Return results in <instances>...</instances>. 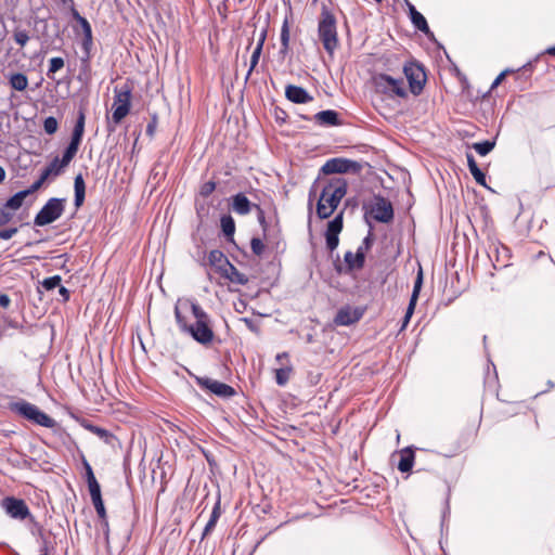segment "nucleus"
I'll return each instance as SVG.
<instances>
[{
    "mask_svg": "<svg viewBox=\"0 0 555 555\" xmlns=\"http://www.w3.org/2000/svg\"><path fill=\"white\" fill-rule=\"evenodd\" d=\"M410 319L411 318H408V314L405 313L404 318H403V322H402V326H401V330H404L406 327V325L409 324L410 322Z\"/></svg>",
    "mask_w": 555,
    "mask_h": 555,
    "instance_id": "obj_61",
    "label": "nucleus"
},
{
    "mask_svg": "<svg viewBox=\"0 0 555 555\" xmlns=\"http://www.w3.org/2000/svg\"><path fill=\"white\" fill-rule=\"evenodd\" d=\"M343 215L344 212H339L333 220L327 223V228L325 231V241L326 247L330 251H333L337 248L339 244V233L343 230Z\"/></svg>",
    "mask_w": 555,
    "mask_h": 555,
    "instance_id": "obj_14",
    "label": "nucleus"
},
{
    "mask_svg": "<svg viewBox=\"0 0 555 555\" xmlns=\"http://www.w3.org/2000/svg\"><path fill=\"white\" fill-rule=\"evenodd\" d=\"M361 318L362 312L359 309H352L346 306L337 311L334 318V324L337 326H348L358 322Z\"/></svg>",
    "mask_w": 555,
    "mask_h": 555,
    "instance_id": "obj_15",
    "label": "nucleus"
},
{
    "mask_svg": "<svg viewBox=\"0 0 555 555\" xmlns=\"http://www.w3.org/2000/svg\"><path fill=\"white\" fill-rule=\"evenodd\" d=\"M64 67V60L62 57H52L48 69V76L54 74Z\"/></svg>",
    "mask_w": 555,
    "mask_h": 555,
    "instance_id": "obj_43",
    "label": "nucleus"
},
{
    "mask_svg": "<svg viewBox=\"0 0 555 555\" xmlns=\"http://www.w3.org/2000/svg\"><path fill=\"white\" fill-rule=\"evenodd\" d=\"M359 168H360V165L354 160L336 157V158L328 159L322 166V171L325 175L346 173L349 171H357Z\"/></svg>",
    "mask_w": 555,
    "mask_h": 555,
    "instance_id": "obj_13",
    "label": "nucleus"
},
{
    "mask_svg": "<svg viewBox=\"0 0 555 555\" xmlns=\"http://www.w3.org/2000/svg\"><path fill=\"white\" fill-rule=\"evenodd\" d=\"M347 193V182L337 178L331 180L322 190L318 204L317 215L320 219L328 218L337 208Z\"/></svg>",
    "mask_w": 555,
    "mask_h": 555,
    "instance_id": "obj_2",
    "label": "nucleus"
},
{
    "mask_svg": "<svg viewBox=\"0 0 555 555\" xmlns=\"http://www.w3.org/2000/svg\"><path fill=\"white\" fill-rule=\"evenodd\" d=\"M374 242V236L372 231H369L367 235L363 238L361 245L357 248L358 260L361 262L362 259L365 260L366 251L372 247Z\"/></svg>",
    "mask_w": 555,
    "mask_h": 555,
    "instance_id": "obj_34",
    "label": "nucleus"
},
{
    "mask_svg": "<svg viewBox=\"0 0 555 555\" xmlns=\"http://www.w3.org/2000/svg\"><path fill=\"white\" fill-rule=\"evenodd\" d=\"M250 247H251L253 253L256 256H261L263 254V251H264V248H266L262 240L259 238V237H253L251 238Z\"/></svg>",
    "mask_w": 555,
    "mask_h": 555,
    "instance_id": "obj_42",
    "label": "nucleus"
},
{
    "mask_svg": "<svg viewBox=\"0 0 555 555\" xmlns=\"http://www.w3.org/2000/svg\"><path fill=\"white\" fill-rule=\"evenodd\" d=\"M155 127H156V122H155V120H153L152 122H150L146 126V133L152 137L154 134Z\"/></svg>",
    "mask_w": 555,
    "mask_h": 555,
    "instance_id": "obj_59",
    "label": "nucleus"
},
{
    "mask_svg": "<svg viewBox=\"0 0 555 555\" xmlns=\"http://www.w3.org/2000/svg\"><path fill=\"white\" fill-rule=\"evenodd\" d=\"M263 42H264V35L261 36V38L259 39L257 46L255 47L253 53H251V56H250V66H249V69L247 72V75H246V80L249 78V76L251 75L253 70L255 69V67L257 66L258 62H259V59H260V55H261V51H262V47H263Z\"/></svg>",
    "mask_w": 555,
    "mask_h": 555,
    "instance_id": "obj_32",
    "label": "nucleus"
},
{
    "mask_svg": "<svg viewBox=\"0 0 555 555\" xmlns=\"http://www.w3.org/2000/svg\"><path fill=\"white\" fill-rule=\"evenodd\" d=\"M13 216L14 214L0 207V227L9 223L13 219Z\"/></svg>",
    "mask_w": 555,
    "mask_h": 555,
    "instance_id": "obj_50",
    "label": "nucleus"
},
{
    "mask_svg": "<svg viewBox=\"0 0 555 555\" xmlns=\"http://www.w3.org/2000/svg\"><path fill=\"white\" fill-rule=\"evenodd\" d=\"M5 179V170L2 166H0V183Z\"/></svg>",
    "mask_w": 555,
    "mask_h": 555,
    "instance_id": "obj_63",
    "label": "nucleus"
},
{
    "mask_svg": "<svg viewBox=\"0 0 555 555\" xmlns=\"http://www.w3.org/2000/svg\"><path fill=\"white\" fill-rule=\"evenodd\" d=\"M92 503L94 505V508L96 511V514H98L102 525L105 528H107L108 527L107 515H106V509H105L102 498L98 499V500H93Z\"/></svg>",
    "mask_w": 555,
    "mask_h": 555,
    "instance_id": "obj_37",
    "label": "nucleus"
},
{
    "mask_svg": "<svg viewBox=\"0 0 555 555\" xmlns=\"http://www.w3.org/2000/svg\"><path fill=\"white\" fill-rule=\"evenodd\" d=\"M1 507L14 519L24 520L30 517V511L24 500L7 496L1 501Z\"/></svg>",
    "mask_w": 555,
    "mask_h": 555,
    "instance_id": "obj_12",
    "label": "nucleus"
},
{
    "mask_svg": "<svg viewBox=\"0 0 555 555\" xmlns=\"http://www.w3.org/2000/svg\"><path fill=\"white\" fill-rule=\"evenodd\" d=\"M175 318L180 331L189 334L198 344L208 346L214 341L211 319L198 302H178L175 306Z\"/></svg>",
    "mask_w": 555,
    "mask_h": 555,
    "instance_id": "obj_1",
    "label": "nucleus"
},
{
    "mask_svg": "<svg viewBox=\"0 0 555 555\" xmlns=\"http://www.w3.org/2000/svg\"><path fill=\"white\" fill-rule=\"evenodd\" d=\"M208 261L209 264L214 267L220 274L225 273L227 268L231 263L225 255L219 249H214L209 253Z\"/></svg>",
    "mask_w": 555,
    "mask_h": 555,
    "instance_id": "obj_18",
    "label": "nucleus"
},
{
    "mask_svg": "<svg viewBox=\"0 0 555 555\" xmlns=\"http://www.w3.org/2000/svg\"><path fill=\"white\" fill-rule=\"evenodd\" d=\"M281 44H282L284 50L288 49V44H289V28H288L287 21H285L283 23V26H282V29H281Z\"/></svg>",
    "mask_w": 555,
    "mask_h": 555,
    "instance_id": "obj_44",
    "label": "nucleus"
},
{
    "mask_svg": "<svg viewBox=\"0 0 555 555\" xmlns=\"http://www.w3.org/2000/svg\"><path fill=\"white\" fill-rule=\"evenodd\" d=\"M285 96L288 101L296 104H305L311 102L313 98L309 94V92L299 86L296 85H287L285 88Z\"/></svg>",
    "mask_w": 555,
    "mask_h": 555,
    "instance_id": "obj_16",
    "label": "nucleus"
},
{
    "mask_svg": "<svg viewBox=\"0 0 555 555\" xmlns=\"http://www.w3.org/2000/svg\"><path fill=\"white\" fill-rule=\"evenodd\" d=\"M195 382L202 389H207L220 398L228 399L235 395V389L232 386L210 377L196 376Z\"/></svg>",
    "mask_w": 555,
    "mask_h": 555,
    "instance_id": "obj_11",
    "label": "nucleus"
},
{
    "mask_svg": "<svg viewBox=\"0 0 555 555\" xmlns=\"http://www.w3.org/2000/svg\"><path fill=\"white\" fill-rule=\"evenodd\" d=\"M416 301H417V299L410 298V302H409V306L405 311V313L408 314V318L412 317L415 306H416Z\"/></svg>",
    "mask_w": 555,
    "mask_h": 555,
    "instance_id": "obj_55",
    "label": "nucleus"
},
{
    "mask_svg": "<svg viewBox=\"0 0 555 555\" xmlns=\"http://www.w3.org/2000/svg\"><path fill=\"white\" fill-rule=\"evenodd\" d=\"M414 451L411 447H406L400 451V460L398 463V469L401 473H409L411 472L413 464H414Z\"/></svg>",
    "mask_w": 555,
    "mask_h": 555,
    "instance_id": "obj_22",
    "label": "nucleus"
},
{
    "mask_svg": "<svg viewBox=\"0 0 555 555\" xmlns=\"http://www.w3.org/2000/svg\"><path fill=\"white\" fill-rule=\"evenodd\" d=\"M240 321L243 322L250 332L255 333L256 335L260 334L259 322L250 318H241Z\"/></svg>",
    "mask_w": 555,
    "mask_h": 555,
    "instance_id": "obj_45",
    "label": "nucleus"
},
{
    "mask_svg": "<svg viewBox=\"0 0 555 555\" xmlns=\"http://www.w3.org/2000/svg\"><path fill=\"white\" fill-rule=\"evenodd\" d=\"M74 157L75 156H70L66 160L64 152L61 159L59 157L53 158V160L46 168L50 170L53 176H59L62 170L69 165Z\"/></svg>",
    "mask_w": 555,
    "mask_h": 555,
    "instance_id": "obj_28",
    "label": "nucleus"
},
{
    "mask_svg": "<svg viewBox=\"0 0 555 555\" xmlns=\"http://www.w3.org/2000/svg\"><path fill=\"white\" fill-rule=\"evenodd\" d=\"M65 198L52 197L43 205L34 219L35 225L43 227L57 220L65 210Z\"/></svg>",
    "mask_w": 555,
    "mask_h": 555,
    "instance_id": "obj_7",
    "label": "nucleus"
},
{
    "mask_svg": "<svg viewBox=\"0 0 555 555\" xmlns=\"http://www.w3.org/2000/svg\"><path fill=\"white\" fill-rule=\"evenodd\" d=\"M17 233V228H8L0 230V240H10Z\"/></svg>",
    "mask_w": 555,
    "mask_h": 555,
    "instance_id": "obj_51",
    "label": "nucleus"
},
{
    "mask_svg": "<svg viewBox=\"0 0 555 555\" xmlns=\"http://www.w3.org/2000/svg\"><path fill=\"white\" fill-rule=\"evenodd\" d=\"M85 124H86V113L83 108H80L77 114V119L72 132L70 142L68 146L65 149V159L67 160L70 156H76L80 143L82 141V137L85 133Z\"/></svg>",
    "mask_w": 555,
    "mask_h": 555,
    "instance_id": "obj_9",
    "label": "nucleus"
},
{
    "mask_svg": "<svg viewBox=\"0 0 555 555\" xmlns=\"http://www.w3.org/2000/svg\"><path fill=\"white\" fill-rule=\"evenodd\" d=\"M369 215L375 221L388 223L393 219L391 203L383 196H376L371 205Z\"/></svg>",
    "mask_w": 555,
    "mask_h": 555,
    "instance_id": "obj_10",
    "label": "nucleus"
},
{
    "mask_svg": "<svg viewBox=\"0 0 555 555\" xmlns=\"http://www.w3.org/2000/svg\"><path fill=\"white\" fill-rule=\"evenodd\" d=\"M83 427L87 430H89L90 433L98 436L101 440H103L108 446L113 447L115 441L117 440L115 435L105 428H102V427H99V426H95V425L89 424V423L85 424Z\"/></svg>",
    "mask_w": 555,
    "mask_h": 555,
    "instance_id": "obj_23",
    "label": "nucleus"
},
{
    "mask_svg": "<svg viewBox=\"0 0 555 555\" xmlns=\"http://www.w3.org/2000/svg\"><path fill=\"white\" fill-rule=\"evenodd\" d=\"M74 190H75V206L79 208L83 202L86 196V184L82 178V175L79 173L75 177L74 180Z\"/></svg>",
    "mask_w": 555,
    "mask_h": 555,
    "instance_id": "obj_24",
    "label": "nucleus"
},
{
    "mask_svg": "<svg viewBox=\"0 0 555 555\" xmlns=\"http://www.w3.org/2000/svg\"><path fill=\"white\" fill-rule=\"evenodd\" d=\"M10 86L17 91H24L28 86L27 76L22 73H16L10 77Z\"/></svg>",
    "mask_w": 555,
    "mask_h": 555,
    "instance_id": "obj_33",
    "label": "nucleus"
},
{
    "mask_svg": "<svg viewBox=\"0 0 555 555\" xmlns=\"http://www.w3.org/2000/svg\"><path fill=\"white\" fill-rule=\"evenodd\" d=\"M466 158H467V165H468V169L472 173V176L474 177L475 181L482 185V186H486V175L480 170V168L478 167L474 156L472 154H467L466 155Z\"/></svg>",
    "mask_w": 555,
    "mask_h": 555,
    "instance_id": "obj_27",
    "label": "nucleus"
},
{
    "mask_svg": "<svg viewBox=\"0 0 555 555\" xmlns=\"http://www.w3.org/2000/svg\"><path fill=\"white\" fill-rule=\"evenodd\" d=\"M544 53L548 54V55H552V56H555V46L547 48Z\"/></svg>",
    "mask_w": 555,
    "mask_h": 555,
    "instance_id": "obj_60",
    "label": "nucleus"
},
{
    "mask_svg": "<svg viewBox=\"0 0 555 555\" xmlns=\"http://www.w3.org/2000/svg\"><path fill=\"white\" fill-rule=\"evenodd\" d=\"M495 146V141H482L473 144V149L480 155H488Z\"/></svg>",
    "mask_w": 555,
    "mask_h": 555,
    "instance_id": "obj_35",
    "label": "nucleus"
},
{
    "mask_svg": "<svg viewBox=\"0 0 555 555\" xmlns=\"http://www.w3.org/2000/svg\"><path fill=\"white\" fill-rule=\"evenodd\" d=\"M255 210L257 212L258 222L263 232V237L267 238L268 237V222L266 220L264 211L259 205H255Z\"/></svg>",
    "mask_w": 555,
    "mask_h": 555,
    "instance_id": "obj_39",
    "label": "nucleus"
},
{
    "mask_svg": "<svg viewBox=\"0 0 555 555\" xmlns=\"http://www.w3.org/2000/svg\"><path fill=\"white\" fill-rule=\"evenodd\" d=\"M284 358H288V353L287 352L278 353L275 359H276V361H281Z\"/></svg>",
    "mask_w": 555,
    "mask_h": 555,
    "instance_id": "obj_62",
    "label": "nucleus"
},
{
    "mask_svg": "<svg viewBox=\"0 0 555 555\" xmlns=\"http://www.w3.org/2000/svg\"><path fill=\"white\" fill-rule=\"evenodd\" d=\"M220 515H221L220 500H218L216 502L212 511H211L210 518H209L208 522L206 524V526L204 528V531H203V534H202V539L207 537L212 531V529L215 528V526H216Z\"/></svg>",
    "mask_w": 555,
    "mask_h": 555,
    "instance_id": "obj_30",
    "label": "nucleus"
},
{
    "mask_svg": "<svg viewBox=\"0 0 555 555\" xmlns=\"http://www.w3.org/2000/svg\"><path fill=\"white\" fill-rule=\"evenodd\" d=\"M318 37L322 42L324 50L331 56L339 47V39L337 33V21L335 15L330 11L326 5L322 7L321 14L318 22Z\"/></svg>",
    "mask_w": 555,
    "mask_h": 555,
    "instance_id": "obj_3",
    "label": "nucleus"
},
{
    "mask_svg": "<svg viewBox=\"0 0 555 555\" xmlns=\"http://www.w3.org/2000/svg\"><path fill=\"white\" fill-rule=\"evenodd\" d=\"M422 284H423V272H422V270H420V272L417 274V278H416V280L414 282V287H413V292H412L411 298H413V299H417L418 298V294H420Z\"/></svg>",
    "mask_w": 555,
    "mask_h": 555,
    "instance_id": "obj_48",
    "label": "nucleus"
},
{
    "mask_svg": "<svg viewBox=\"0 0 555 555\" xmlns=\"http://www.w3.org/2000/svg\"><path fill=\"white\" fill-rule=\"evenodd\" d=\"M220 225L223 234L227 236L229 242H233L235 232V221L230 215H223L220 219Z\"/></svg>",
    "mask_w": 555,
    "mask_h": 555,
    "instance_id": "obj_29",
    "label": "nucleus"
},
{
    "mask_svg": "<svg viewBox=\"0 0 555 555\" xmlns=\"http://www.w3.org/2000/svg\"><path fill=\"white\" fill-rule=\"evenodd\" d=\"M221 275L230 282L238 285H246L248 283V278L244 273L240 272L232 263L227 268L225 273H222Z\"/></svg>",
    "mask_w": 555,
    "mask_h": 555,
    "instance_id": "obj_25",
    "label": "nucleus"
},
{
    "mask_svg": "<svg viewBox=\"0 0 555 555\" xmlns=\"http://www.w3.org/2000/svg\"><path fill=\"white\" fill-rule=\"evenodd\" d=\"M313 119L320 126L341 125L338 113L333 109L321 111L314 115Z\"/></svg>",
    "mask_w": 555,
    "mask_h": 555,
    "instance_id": "obj_19",
    "label": "nucleus"
},
{
    "mask_svg": "<svg viewBox=\"0 0 555 555\" xmlns=\"http://www.w3.org/2000/svg\"><path fill=\"white\" fill-rule=\"evenodd\" d=\"M293 369L292 366L280 367L275 370V382L279 386H284L287 384L291 373Z\"/></svg>",
    "mask_w": 555,
    "mask_h": 555,
    "instance_id": "obj_36",
    "label": "nucleus"
},
{
    "mask_svg": "<svg viewBox=\"0 0 555 555\" xmlns=\"http://www.w3.org/2000/svg\"><path fill=\"white\" fill-rule=\"evenodd\" d=\"M403 73L409 81L410 91L420 95L426 82V73L422 65L409 62L403 66Z\"/></svg>",
    "mask_w": 555,
    "mask_h": 555,
    "instance_id": "obj_8",
    "label": "nucleus"
},
{
    "mask_svg": "<svg viewBox=\"0 0 555 555\" xmlns=\"http://www.w3.org/2000/svg\"><path fill=\"white\" fill-rule=\"evenodd\" d=\"M27 192L20 191L11 196L1 208H4L7 211L14 212L20 209L23 205L24 199L27 197Z\"/></svg>",
    "mask_w": 555,
    "mask_h": 555,
    "instance_id": "obj_26",
    "label": "nucleus"
},
{
    "mask_svg": "<svg viewBox=\"0 0 555 555\" xmlns=\"http://www.w3.org/2000/svg\"><path fill=\"white\" fill-rule=\"evenodd\" d=\"M514 70L513 69H505L503 70L495 79L494 81L492 82V86H491V89H494L496 88L502 81L503 79L505 78L506 75H508L509 73H513Z\"/></svg>",
    "mask_w": 555,
    "mask_h": 555,
    "instance_id": "obj_52",
    "label": "nucleus"
},
{
    "mask_svg": "<svg viewBox=\"0 0 555 555\" xmlns=\"http://www.w3.org/2000/svg\"><path fill=\"white\" fill-rule=\"evenodd\" d=\"M11 410L27 421H30L37 425H40L46 428H53L56 425L54 418L49 416L47 413L41 411L37 405L27 402L25 400H20L13 402L11 404Z\"/></svg>",
    "mask_w": 555,
    "mask_h": 555,
    "instance_id": "obj_6",
    "label": "nucleus"
},
{
    "mask_svg": "<svg viewBox=\"0 0 555 555\" xmlns=\"http://www.w3.org/2000/svg\"><path fill=\"white\" fill-rule=\"evenodd\" d=\"M358 253L354 254L350 250L345 253L344 261L347 267V271L360 270L364 267L365 260L362 259L361 262L358 260Z\"/></svg>",
    "mask_w": 555,
    "mask_h": 555,
    "instance_id": "obj_31",
    "label": "nucleus"
},
{
    "mask_svg": "<svg viewBox=\"0 0 555 555\" xmlns=\"http://www.w3.org/2000/svg\"><path fill=\"white\" fill-rule=\"evenodd\" d=\"M50 176H52L51 171L44 168L38 180L43 184Z\"/></svg>",
    "mask_w": 555,
    "mask_h": 555,
    "instance_id": "obj_58",
    "label": "nucleus"
},
{
    "mask_svg": "<svg viewBox=\"0 0 555 555\" xmlns=\"http://www.w3.org/2000/svg\"><path fill=\"white\" fill-rule=\"evenodd\" d=\"M215 190H216V182L207 181L201 186L199 194L203 197H208Z\"/></svg>",
    "mask_w": 555,
    "mask_h": 555,
    "instance_id": "obj_47",
    "label": "nucleus"
},
{
    "mask_svg": "<svg viewBox=\"0 0 555 555\" xmlns=\"http://www.w3.org/2000/svg\"><path fill=\"white\" fill-rule=\"evenodd\" d=\"M13 38H14V41L20 47H25L30 39L28 31L26 29H21L20 27L14 28Z\"/></svg>",
    "mask_w": 555,
    "mask_h": 555,
    "instance_id": "obj_38",
    "label": "nucleus"
},
{
    "mask_svg": "<svg viewBox=\"0 0 555 555\" xmlns=\"http://www.w3.org/2000/svg\"><path fill=\"white\" fill-rule=\"evenodd\" d=\"M41 186L42 183L40 182V180H37L27 190H24V192H27V195H30L34 192L38 191Z\"/></svg>",
    "mask_w": 555,
    "mask_h": 555,
    "instance_id": "obj_53",
    "label": "nucleus"
},
{
    "mask_svg": "<svg viewBox=\"0 0 555 555\" xmlns=\"http://www.w3.org/2000/svg\"><path fill=\"white\" fill-rule=\"evenodd\" d=\"M11 299L7 294H0V307L8 308L10 306Z\"/></svg>",
    "mask_w": 555,
    "mask_h": 555,
    "instance_id": "obj_56",
    "label": "nucleus"
},
{
    "mask_svg": "<svg viewBox=\"0 0 555 555\" xmlns=\"http://www.w3.org/2000/svg\"><path fill=\"white\" fill-rule=\"evenodd\" d=\"M314 341V336L312 334H307L306 335V343L307 344H312Z\"/></svg>",
    "mask_w": 555,
    "mask_h": 555,
    "instance_id": "obj_64",
    "label": "nucleus"
},
{
    "mask_svg": "<svg viewBox=\"0 0 555 555\" xmlns=\"http://www.w3.org/2000/svg\"><path fill=\"white\" fill-rule=\"evenodd\" d=\"M61 276L60 275H53V276H50V278H47L44 279L42 282H41V285L44 289L47 291H51L57 286H60L61 284Z\"/></svg>",
    "mask_w": 555,
    "mask_h": 555,
    "instance_id": "obj_41",
    "label": "nucleus"
},
{
    "mask_svg": "<svg viewBox=\"0 0 555 555\" xmlns=\"http://www.w3.org/2000/svg\"><path fill=\"white\" fill-rule=\"evenodd\" d=\"M73 15L82 27V31H83V36H85L83 41H82V47L87 53V56H89V50L92 44L91 26H90L89 22L78 13V11L74 10Z\"/></svg>",
    "mask_w": 555,
    "mask_h": 555,
    "instance_id": "obj_20",
    "label": "nucleus"
},
{
    "mask_svg": "<svg viewBox=\"0 0 555 555\" xmlns=\"http://www.w3.org/2000/svg\"><path fill=\"white\" fill-rule=\"evenodd\" d=\"M255 205L244 193H237L232 196L231 209L237 215H248L251 209H255Z\"/></svg>",
    "mask_w": 555,
    "mask_h": 555,
    "instance_id": "obj_17",
    "label": "nucleus"
},
{
    "mask_svg": "<svg viewBox=\"0 0 555 555\" xmlns=\"http://www.w3.org/2000/svg\"><path fill=\"white\" fill-rule=\"evenodd\" d=\"M59 294L62 297L63 301H68L69 300L70 293H69V291L66 287L60 285Z\"/></svg>",
    "mask_w": 555,
    "mask_h": 555,
    "instance_id": "obj_54",
    "label": "nucleus"
},
{
    "mask_svg": "<svg viewBox=\"0 0 555 555\" xmlns=\"http://www.w3.org/2000/svg\"><path fill=\"white\" fill-rule=\"evenodd\" d=\"M50 176H52L51 171L44 168L38 180L43 184Z\"/></svg>",
    "mask_w": 555,
    "mask_h": 555,
    "instance_id": "obj_57",
    "label": "nucleus"
},
{
    "mask_svg": "<svg viewBox=\"0 0 555 555\" xmlns=\"http://www.w3.org/2000/svg\"><path fill=\"white\" fill-rule=\"evenodd\" d=\"M409 13L412 24L416 29L424 33L425 35L430 34L426 18L421 14L413 4L408 3Z\"/></svg>",
    "mask_w": 555,
    "mask_h": 555,
    "instance_id": "obj_21",
    "label": "nucleus"
},
{
    "mask_svg": "<svg viewBox=\"0 0 555 555\" xmlns=\"http://www.w3.org/2000/svg\"><path fill=\"white\" fill-rule=\"evenodd\" d=\"M87 483H88V488H89L91 500L93 501V500L101 499L102 498V495H101V487H100L98 480L91 481V482H87Z\"/></svg>",
    "mask_w": 555,
    "mask_h": 555,
    "instance_id": "obj_46",
    "label": "nucleus"
},
{
    "mask_svg": "<svg viewBox=\"0 0 555 555\" xmlns=\"http://www.w3.org/2000/svg\"><path fill=\"white\" fill-rule=\"evenodd\" d=\"M82 463H83V467H85V470H86L87 482L95 481L96 478H95V476L93 474L92 467H91V465L88 463V461L85 457L82 459Z\"/></svg>",
    "mask_w": 555,
    "mask_h": 555,
    "instance_id": "obj_49",
    "label": "nucleus"
},
{
    "mask_svg": "<svg viewBox=\"0 0 555 555\" xmlns=\"http://www.w3.org/2000/svg\"><path fill=\"white\" fill-rule=\"evenodd\" d=\"M59 122L53 116H49L43 121V129L48 134H54L57 131Z\"/></svg>",
    "mask_w": 555,
    "mask_h": 555,
    "instance_id": "obj_40",
    "label": "nucleus"
},
{
    "mask_svg": "<svg viewBox=\"0 0 555 555\" xmlns=\"http://www.w3.org/2000/svg\"><path fill=\"white\" fill-rule=\"evenodd\" d=\"M114 111L112 114V122L107 124L109 133L116 130V126L129 114L131 107V88L127 85L114 90Z\"/></svg>",
    "mask_w": 555,
    "mask_h": 555,
    "instance_id": "obj_5",
    "label": "nucleus"
},
{
    "mask_svg": "<svg viewBox=\"0 0 555 555\" xmlns=\"http://www.w3.org/2000/svg\"><path fill=\"white\" fill-rule=\"evenodd\" d=\"M372 82L377 93L384 94L389 99L408 96V91L402 78H393L387 74H375L372 77Z\"/></svg>",
    "mask_w": 555,
    "mask_h": 555,
    "instance_id": "obj_4",
    "label": "nucleus"
}]
</instances>
